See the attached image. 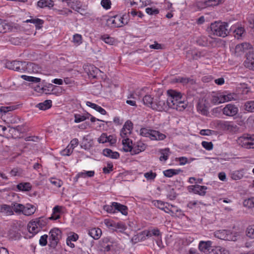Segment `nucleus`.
<instances>
[{
    "label": "nucleus",
    "mask_w": 254,
    "mask_h": 254,
    "mask_svg": "<svg viewBox=\"0 0 254 254\" xmlns=\"http://www.w3.org/2000/svg\"><path fill=\"white\" fill-rule=\"evenodd\" d=\"M207 254H229V253L225 248L217 246L213 247Z\"/></svg>",
    "instance_id": "nucleus-25"
},
{
    "label": "nucleus",
    "mask_w": 254,
    "mask_h": 254,
    "mask_svg": "<svg viewBox=\"0 0 254 254\" xmlns=\"http://www.w3.org/2000/svg\"><path fill=\"white\" fill-rule=\"evenodd\" d=\"M100 39L103 40L106 44L113 45L115 42V39L110 37L108 34H104L101 36Z\"/></svg>",
    "instance_id": "nucleus-37"
},
{
    "label": "nucleus",
    "mask_w": 254,
    "mask_h": 254,
    "mask_svg": "<svg viewBox=\"0 0 254 254\" xmlns=\"http://www.w3.org/2000/svg\"><path fill=\"white\" fill-rule=\"evenodd\" d=\"M101 4L105 9H109L111 8V1L110 0H102Z\"/></svg>",
    "instance_id": "nucleus-63"
},
{
    "label": "nucleus",
    "mask_w": 254,
    "mask_h": 254,
    "mask_svg": "<svg viewBox=\"0 0 254 254\" xmlns=\"http://www.w3.org/2000/svg\"><path fill=\"white\" fill-rule=\"evenodd\" d=\"M197 109L201 114L206 115L208 113V108L202 103H198L197 105Z\"/></svg>",
    "instance_id": "nucleus-41"
},
{
    "label": "nucleus",
    "mask_w": 254,
    "mask_h": 254,
    "mask_svg": "<svg viewBox=\"0 0 254 254\" xmlns=\"http://www.w3.org/2000/svg\"><path fill=\"white\" fill-rule=\"evenodd\" d=\"M153 203L155 206L164 210L165 212H168V211L165 210V208H167V207L164 206L165 203L163 201L161 200H154L153 201Z\"/></svg>",
    "instance_id": "nucleus-47"
},
{
    "label": "nucleus",
    "mask_w": 254,
    "mask_h": 254,
    "mask_svg": "<svg viewBox=\"0 0 254 254\" xmlns=\"http://www.w3.org/2000/svg\"><path fill=\"white\" fill-rule=\"evenodd\" d=\"M114 205L115 206L116 212H120L124 215H127L128 209L127 206L116 202H114Z\"/></svg>",
    "instance_id": "nucleus-26"
},
{
    "label": "nucleus",
    "mask_w": 254,
    "mask_h": 254,
    "mask_svg": "<svg viewBox=\"0 0 254 254\" xmlns=\"http://www.w3.org/2000/svg\"><path fill=\"white\" fill-rule=\"evenodd\" d=\"M146 12L149 15H156L159 13V10L157 8L147 7L145 9Z\"/></svg>",
    "instance_id": "nucleus-59"
},
{
    "label": "nucleus",
    "mask_w": 254,
    "mask_h": 254,
    "mask_svg": "<svg viewBox=\"0 0 254 254\" xmlns=\"http://www.w3.org/2000/svg\"><path fill=\"white\" fill-rule=\"evenodd\" d=\"M22 214L26 216H30L33 214L36 210V207L33 204L27 203L24 205Z\"/></svg>",
    "instance_id": "nucleus-16"
},
{
    "label": "nucleus",
    "mask_w": 254,
    "mask_h": 254,
    "mask_svg": "<svg viewBox=\"0 0 254 254\" xmlns=\"http://www.w3.org/2000/svg\"><path fill=\"white\" fill-rule=\"evenodd\" d=\"M102 234V231L100 228H94L88 231V235L94 240L99 239Z\"/></svg>",
    "instance_id": "nucleus-22"
},
{
    "label": "nucleus",
    "mask_w": 254,
    "mask_h": 254,
    "mask_svg": "<svg viewBox=\"0 0 254 254\" xmlns=\"http://www.w3.org/2000/svg\"><path fill=\"white\" fill-rule=\"evenodd\" d=\"M192 191L195 193L199 194L201 196H204L206 194V190L207 189V187L204 186H200L198 185H195L192 186Z\"/></svg>",
    "instance_id": "nucleus-17"
},
{
    "label": "nucleus",
    "mask_w": 254,
    "mask_h": 254,
    "mask_svg": "<svg viewBox=\"0 0 254 254\" xmlns=\"http://www.w3.org/2000/svg\"><path fill=\"white\" fill-rule=\"evenodd\" d=\"M244 109L249 112H254V101H247L244 106Z\"/></svg>",
    "instance_id": "nucleus-42"
},
{
    "label": "nucleus",
    "mask_w": 254,
    "mask_h": 254,
    "mask_svg": "<svg viewBox=\"0 0 254 254\" xmlns=\"http://www.w3.org/2000/svg\"><path fill=\"white\" fill-rule=\"evenodd\" d=\"M104 224L105 225L109 228L111 229V230H113L114 228H115V222L114 221L109 219H105L104 220Z\"/></svg>",
    "instance_id": "nucleus-57"
},
{
    "label": "nucleus",
    "mask_w": 254,
    "mask_h": 254,
    "mask_svg": "<svg viewBox=\"0 0 254 254\" xmlns=\"http://www.w3.org/2000/svg\"><path fill=\"white\" fill-rule=\"evenodd\" d=\"M243 205L249 208H254V197L245 199L243 201Z\"/></svg>",
    "instance_id": "nucleus-44"
},
{
    "label": "nucleus",
    "mask_w": 254,
    "mask_h": 254,
    "mask_svg": "<svg viewBox=\"0 0 254 254\" xmlns=\"http://www.w3.org/2000/svg\"><path fill=\"white\" fill-rule=\"evenodd\" d=\"M170 96L167 98L163 94L156 95V103L153 105L154 110L159 112L167 111L170 109Z\"/></svg>",
    "instance_id": "nucleus-3"
},
{
    "label": "nucleus",
    "mask_w": 254,
    "mask_h": 254,
    "mask_svg": "<svg viewBox=\"0 0 254 254\" xmlns=\"http://www.w3.org/2000/svg\"><path fill=\"white\" fill-rule=\"evenodd\" d=\"M222 94L224 102H228L232 100H236L237 98V94L234 93H230L227 91H225Z\"/></svg>",
    "instance_id": "nucleus-23"
},
{
    "label": "nucleus",
    "mask_w": 254,
    "mask_h": 254,
    "mask_svg": "<svg viewBox=\"0 0 254 254\" xmlns=\"http://www.w3.org/2000/svg\"><path fill=\"white\" fill-rule=\"evenodd\" d=\"M217 126L219 128L223 130L233 131L235 128L233 123L221 120L217 122Z\"/></svg>",
    "instance_id": "nucleus-10"
},
{
    "label": "nucleus",
    "mask_w": 254,
    "mask_h": 254,
    "mask_svg": "<svg viewBox=\"0 0 254 254\" xmlns=\"http://www.w3.org/2000/svg\"><path fill=\"white\" fill-rule=\"evenodd\" d=\"M81 2L77 0H74L73 2H71V3L70 4V7L72 9L78 11L79 10L81 7Z\"/></svg>",
    "instance_id": "nucleus-48"
},
{
    "label": "nucleus",
    "mask_w": 254,
    "mask_h": 254,
    "mask_svg": "<svg viewBox=\"0 0 254 254\" xmlns=\"http://www.w3.org/2000/svg\"><path fill=\"white\" fill-rule=\"evenodd\" d=\"M0 211L5 213L6 215H11L13 214L12 204L11 205L2 204L1 205Z\"/></svg>",
    "instance_id": "nucleus-30"
},
{
    "label": "nucleus",
    "mask_w": 254,
    "mask_h": 254,
    "mask_svg": "<svg viewBox=\"0 0 254 254\" xmlns=\"http://www.w3.org/2000/svg\"><path fill=\"white\" fill-rule=\"evenodd\" d=\"M41 230L47 224L48 220L44 217H40L34 221Z\"/></svg>",
    "instance_id": "nucleus-33"
},
{
    "label": "nucleus",
    "mask_w": 254,
    "mask_h": 254,
    "mask_svg": "<svg viewBox=\"0 0 254 254\" xmlns=\"http://www.w3.org/2000/svg\"><path fill=\"white\" fill-rule=\"evenodd\" d=\"M48 236L47 235L42 236L39 240V244L42 246H45L47 244V239Z\"/></svg>",
    "instance_id": "nucleus-64"
},
{
    "label": "nucleus",
    "mask_w": 254,
    "mask_h": 254,
    "mask_svg": "<svg viewBox=\"0 0 254 254\" xmlns=\"http://www.w3.org/2000/svg\"><path fill=\"white\" fill-rule=\"evenodd\" d=\"M157 174L152 171L144 173V176L147 180H154L156 178Z\"/></svg>",
    "instance_id": "nucleus-53"
},
{
    "label": "nucleus",
    "mask_w": 254,
    "mask_h": 254,
    "mask_svg": "<svg viewBox=\"0 0 254 254\" xmlns=\"http://www.w3.org/2000/svg\"><path fill=\"white\" fill-rule=\"evenodd\" d=\"M146 148V145L141 142H138L133 146L132 155L137 154L144 151Z\"/></svg>",
    "instance_id": "nucleus-20"
},
{
    "label": "nucleus",
    "mask_w": 254,
    "mask_h": 254,
    "mask_svg": "<svg viewBox=\"0 0 254 254\" xmlns=\"http://www.w3.org/2000/svg\"><path fill=\"white\" fill-rule=\"evenodd\" d=\"M52 105V102L50 100H45L44 102L38 104L36 107L41 110H46L50 109Z\"/></svg>",
    "instance_id": "nucleus-28"
},
{
    "label": "nucleus",
    "mask_w": 254,
    "mask_h": 254,
    "mask_svg": "<svg viewBox=\"0 0 254 254\" xmlns=\"http://www.w3.org/2000/svg\"><path fill=\"white\" fill-rule=\"evenodd\" d=\"M27 228L29 233L32 234L33 235H35L41 231L34 221L29 223Z\"/></svg>",
    "instance_id": "nucleus-27"
},
{
    "label": "nucleus",
    "mask_w": 254,
    "mask_h": 254,
    "mask_svg": "<svg viewBox=\"0 0 254 254\" xmlns=\"http://www.w3.org/2000/svg\"><path fill=\"white\" fill-rule=\"evenodd\" d=\"M182 170L181 169H168L163 171L164 175L168 178L172 177L174 175H178L180 172H182Z\"/></svg>",
    "instance_id": "nucleus-29"
},
{
    "label": "nucleus",
    "mask_w": 254,
    "mask_h": 254,
    "mask_svg": "<svg viewBox=\"0 0 254 254\" xmlns=\"http://www.w3.org/2000/svg\"><path fill=\"white\" fill-rule=\"evenodd\" d=\"M62 207L57 205L55 206L53 209V216L49 217V219L50 220H57L60 218V216L59 215H57V213H60L61 212Z\"/></svg>",
    "instance_id": "nucleus-34"
},
{
    "label": "nucleus",
    "mask_w": 254,
    "mask_h": 254,
    "mask_svg": "<svg viewBox=\"0 0 254 254\" xmlns=\"http://www.w3.org/2000/svg\"><path fill=\"white\" fill-rule=\"evenodd\" d=\"M168 96H170V109H176L182 111L187 107V104L182 100V96L180 92L173 90L167 91Z\"/></svg>",
    "instance_id": "nucleus-1"
},
{
    "label": "nucleus",
    "mask_w": 254,
    "mask_h": 254,
    "mask_svg": "<svg viewBox=\"0 0 254 254\" xmlns=\"http://www.w3.org/2000/svg\"><path fill=\"white\" fill-rule=\"evenodd\" d=\"M113 165L112 163H108L106 167H104L103 171L104 174H109L113 171Z\"/></svg>",
    "instance_id": "nucleus-61"
},
{
    "label": "nucleus",
    "mask_w": 254,
    "mask_h": 254,
    "mask_svg": "<svg viewBox=\"0 0 254 254\" xmlns=\"http://www.w3.org/2000/svg\"><path fill=\"white\" fill-rule=\"evenodd\" d=\"M211 245L212 242L210 241H201L198 244V249L200 251L204 253H206L207 254L213 248V247L211 246Z\"/></svg>",
    "instance_id": "nucleus-11"
},
{
    "label": "nucleus",
    "mask_w": 254,
    "mask_h": 254,
    "mask_svg": "<svg viewBox=\"0 0 254 254\" xmlns=\"http://www.w3.org/2000/svg\"><path fill=\"white\" fill-rule=\"evenodd\" d=\"M156 95L155 96H152L151 95H145L142 99L143 103L146 106L151 108L153 110H154V107H153V105L156 103Z\"/></svg>",
    "instance_id": "nucleus-12"
},
{
    "label": "nucleus",
    "mask_w": 254,
    "mask_h": 254,
    "mask_svg": "<svg viewBox=\"0 0 254 254\" xmlns=\"http://www.w3.org/2000/svg\"><path fill=\"white\" fill-rule=\"evenodd\" d=\"M187 55L189 56L190 55H191V58L192 60H197L199 58H200L201 56V53L199 52H195V51H189L187 52Z\"/></svg>",
    "instance_id": "nucleus-52"
},
{
    "label": "nucleus",
    "mask_w": 254,
    "mask_h": 254,
    "mask_svg": "<svg viewBox=\"0 0 254 254\" xmlns=\"http://www.w3.org/2000/svg\"><path fill=\"white\" fill-rule=\"evenodd\" d=\"M26 64V62L13 61L9 63H7L6 66L10 69L14 70L20 72H24Z\"/></svg>",
    "instance_id": "nucleus-7"
},
{
    "label": "nucleus",
    "mask_w": 254,
    "mask_h": 254,
    "mask_svg": "<svg viewBox=\"0 0 254 254\" xmlns=\"http://www.w3.org/2000/svg\"><path fill=\"white\" fill-rule=\"evenodd\" d=\"M95 172L94 171H88L80 172L78 174L79 177L85 178L86 177H92L94 176Z\"/></svg>",
    "instance_id": "nucleus-54"
},
{
    "label": "nucleus",
    "mask_w": 254,
    "mask_h": 254,
    "mask_svg": "<svg viewBox=\"0 0 254 254\" xmlns=\"http://www.w3.org/2000/svg\"><path fill=\"white\" fill-rule=\"evenodd\" d=\"M230 31H233V33L235 34H234V37L237 38V39H240L243 34L244 33V31H245V29L243 27H238L237 28H235L234 27L232 28H231L230 29H229Z\"/></svg>",
    "instance_id": "nucleus-32"
},
{
    "label": "nucleus",
    "mask_w": 254,
    "mask_h": 254,
    "mask_svg": "<svg viewBox=\"0 0 254 254\" xmlns=\"http://www.w3.org/2000/svg\"><path fill=\"white\" fill-rule=\"evenodd\" d=\"M12 129L15 131H17L20 133H24L27 131V129L24 125L17 126L15 127H13Z\"/></svg>",
    "instance_id": "nucleus-62"
},
{
    "label": "nucleus",
    "mask_w": 254,
    "mask_h": 254,
    "mask_svg": "<svg viewBox=\"0 0 254 254\" xmlns=\"http://www.w3.org/2000/svg\"><path fill=\"white\" fill-rule=\"evenodd\" d=\"M13 212L16 213H21L23 212V209L24 208V205L18 203H12Z\"/></svg>",
    "instance_id": "nucleus-39"
},
{
    "label": "nucleus",
    "mask_w": 254,
    "mask_h": 254,
    "mask_svg": "<svg viewBox=\"0 0 254 254\" xmlns=\"http://www.w3.org/2000/svg\"><path fill=\"white\" fill-rule=\"evenodd\" d=\"M104 210L110 213H114L116 212L114 202L112 203L111 205H105L104 206Z\"/></svg>",
    "instance_id": "nucleus-51"
},
{
    "label": "nucleus",
    "mask_w": 254,
    "mask_h": 254,
    "mask_svg": "<svg viewBox=\"0 0 254 254\" xmlns=\"http://www.w3.org/2000/svg\"><path fill=\"white\" fill-rule=\"evenodd\" d=\"M54 5V2L52 0H40L37 2V6L43 8L48 7L51 8Z\"/></svg>",
    "instance_id": "nucleus-19"
},
{
    "label": "nucleus",
    "mask_w": 254,
    "mask_h": 254,
    "mask_svg": "<svg viewBox=\"0 0 254 254\" xmlns=\"http://www.w3.org/2000/svg\"><path fill=\"white\" fill-rule=\"evenodd\" d=\"M239 111L237 106L232 104H228L223 109V114L229 117H234L236 115Z\"/></svg>",
    "instance_id": "nucleus-8"
},
{
    "label": "nucleus",
    "mask_w": 254,
    "mask_h": 254,
    "mask_svg": "<svg viewBox=\"0 0 254 254\" xmlns=\"http://www.w3.org/2000/svg\"><path fill=\"white\" fill-rule=\"evenodd\" d=\"M126 229V225L123 222H119L115 223V228L113 231L123 233Z\"/></svg>",
    "instance_id": "nucleus-38"
},
{
    "label": "nucleus",
    "mask_w": 254,
    "mask_h": 254,
    "mask_svg": "<svg viewBox=\"0 0 254 254\" xmlns=\"http://www.w3.org/2000/svg\"><path fill=\"white\" fill-rule=\"evenodd\" d=\"M160 152L161 153V156L159 158L160 161H166L168 159L169 156V148H166L164 149H161Z\"/></svg>",
    "instance_id": "nucleus-36"
},
{
    "label": "nucleus",
    "mask_w": 254,
    "mask_h": 254,
    "mask_svg": "<svg viewBox=\"0 0 254 254\" xmlns=\"http://www.w3.org/2000/svg\"><path fill=\"white\" fill-rule=\"evenodd\" d=\"M40 69L38 65L31 62H26L24 72L27 71L28 73H37Z\"/></svg>",
    "instance_id": "nucleus-14"
},
{
    "label": "nucleus",
    "mask_w": 254,
    "mask_h": 254,
    "mask_svg": "<svg viewBox=\"0 0 254 254\" xmlns=\"http://www.w3.org/2000/svg\"><path fill=\"white\" fill-rule=\"evenodd\" d=\"M246 235L248 237L251 239H254V227L249 226L247 228Z\"/></svg>",
    "instance_id": "nucleus-56"
},
{
    "label": "nucleus",
    "mask_w": 254,
    "mask_h": 254,
    "mask_svg": "<svg viewBox=\"0 0 254 254\" xmlns=\"http://www.w3.org/2000/svg\"><path fill=\"white\" fill-rule=\"evenodd\" d=\"M176 82L181 83L183 84H186L190 82L191 84H192L194 82V81L193 79L190 78L179 77L176 78Z\"/></svg>",
    "instance_id": "nucleus-43"
},
{
    "label": "nucleus",
    "mask_w": 254,
    "mask_h": 254,
    "mask_svg": "<svg viewBox=\"0 0 254 254\" xmlns=\"http://www.w3.org/2000/svg\"><path fill=\"white\" fill-rule=\"evenodd\" d=\"M198 45L201 46H206L208 45L207 38L206 37L202 36L198 38L196 40Z\"/></svg>",
    "instance_id": "nucleus-46"
},
{
    "label": "nucleus",
    "mask_w": 254,
    "mask_h": 254,
    "mask_svg": "<svg viewBox=\"0 0 254 254\" xmlns=\"http://www.w3.org/2000/svg\"><path fill=\"white\" fill-rule=\"evenodd\" d=\"M30 19L26 20L25 22L26 23L34 24L37 30H39L43 27V25L44 23V21L43 20L38 18H33L32 16H30Z\"/></svg>",
    "instance_id": "nucleus-15"
},
{
    "label": "nucleus",
    "mask_w": 254,
    "mask_h": 254,
    "mask_svg": "<svg viewBox=\"0 0 254 254\" xmlns=\"http://www.w3.org/2000/svg\"><path fill=\"white\" fill-rule=\"evenodd\" d=\"M72 41L76 45H79L82 43L81 35L78 34L74 35Z\"/></svg>",
    "instance_id": "nucleus-58"
},
{
    "label": "nucleus",
    "mask_w": 254,
    "mask_h": 254,
    "mask_svg": "<svg viewBox=\"0 0 254 254\" xmlns=\"http://www.w3.org/2000/svg\"><path fill=\"white\" fill-rule=\"evenodd\" d=\"M123 131L126 130H127L128 133H131V131L133 128V124L130 121H127L124 125L123 127Z\"/></svg>",
    "instance_id": "nucleus-50"
},
{
    "label": "nucleus",
    "mask_w": 254,
    "mask_h": 254,
    "mask_svg": "<svg viewBox=\"0 0 254 254\" xmlns=\"http://www.w3.org/2000/svg\"><path fill=\"white\" fill-rule=\"evenodd\" d=\"M224 2V0H207V5L209 6H217Z\"/></svg>",
    "instance_id": "nucleus-55"
},
{
    "label": "nucleus",
    "mask_w": 254,
    "mask_h": 254,
    "mask_svg": "<svg viewBox=\"0 0 254 254\" xmlns=\"http://www.w3.org/2000/svg\"><path fill=\"white\" fill-rule=\"evenodd\" d=\"M84 70L88 76L93 78H96L98 74L101 72L100 70L93 64L85 65Z\"/></svg>",
    "instance_id": "nucleus-9"
},
{
    "label": "nucleus",
    "mask_w": 254,
    "mask_h": 254,
    "mask_svg": "<svg viewBox=\"0 0 254 254\" xmlns=\"http://www.w3.org/2000/svg\"><path fill=\"white\" fill-rule=\"evenodd\" d=\"M10 174L11 176L13 177L21 176L23 174V170L19 168H14L10 171Z\"/></svg>",
    "instance_id": "nucleus-49"
},
{
    "label": "nucleus",
    "mask_w": 254,
    "mask_h": 254,
    "mask_svg": "<svg viewBox=\"0 0 254 254\" xmlns=\"http://www.w3.org/2000/svg\"><path fill=\"white\" fill-rule=\"evenodd\" d=\"M153 129H148L146 128H141L140 130V134L143 136L149 137L151 139V134Z\"/></svg>",
    "instance_id": "nucleus-45"
},
{
    "label": "nucleus",
    "mask_w": 254,
    "mask_h": 254,
    "mask_svg": "<svg viewBox=\"0 0 254 254\" xmlns=\"http://www.w3.org/2000/svg\"><path fill=\"white\" fill-rule=\"evenodd\" d=\"M228 24L226 22H215L210 26L211 34L219 37H225L230 32Z\"/></svg>",
    "instance_id": "nucleus-2"
},
{
    "label": "nucleus",
    "mask_w": 254,
    "mask_h": 254,
    "mask_svg": "<svg viewBox=\"0 0 254 254\" xmlns=\"http://www.w3.org/2000/svg\"><path fill=\"white\" fill-rule=\"evenodd\" d=\"M151 134V139L152 140H163L166 138L165 134L161 133L158 130H153Z\"/></svg>",
    "instance_id": "nucleus-24"
},
{
    "label": "nucleus",
    "mask_w": 254,
    "mask_h": 254,
    "mask_svg": "<svg viewBox=\"0 0 254 254\" xmlns=\"http://www.w3.org/2000/svg\"><path fill=\"white\" fill-rule=\"evenodd\" d=\"M201 145L203 148L207 150H211L213 149V145L211 142H207L203 141Z\"/></svg>",
    "instance_id": "nucleus-60"
},
{
    "label": "nucleus",
    "mask_w": 254,
    "mask_h": 254,
    "mask_svg": "<svg viewBox=\"0 0 254 254\" xmlns=\"http://www.w3.org/2000/svg\"><path fill=\"white\" fill-rule=\"evenodd\" d=\"M211 102L214 104H219L224 103L223 99L222 98V94L219 93L213 96L211 99Z\"/></svg>",
    "instance_id": "nucleus-40"
},
{
    "label": "nucleus",
    "mask_w": 254,
    "mask_h": 254,
    "mask_svg": "<svg viewBox=\"0 0 254 254\" xmlns=\"http://www.w3.org/2000/svg\"><path fill=\"white\" fill-rule=\"evenodd\" d=\"M62 231L57 228H55L51 230L49 232V240L50 246L55 247L57 246L60 240L62 238Z\"/></svg>",
    "instance_id": "nucleus-5"
},
{
    "label": "nucleus",
    "mask_w": 254,
    "mask_h": 254,
    "mask_svg": "<svg viewBox=\"0 0 254 254\" xmlns=\"http://www.w3.org/2000/svg\"><path fill=\"white\" fill-rule=\"evenodd\" d=\"M16 187L20 191H29L31 190L32 186L30 183H21Z\"/></svg>",
    "instance_id": "nucleus-31"
},
{
    "label": "nucleus",
    "mask_w": 254,
    "mask_h": 254,
    "mask_svg": "<svg viewBox=\"0 0 254 254\" xmlns=\"http://www.w3.org/2000/svg\"><path fill=\"white\" fill-rule=\"evenodd\" d=\"M125 15L121 16L116 15L112 16L107 19V24L113 28L121 27L124 25L127 24V22L124 21Z\"/></svg>",
    "instance_id": "nucleus-6"
},
{
    "label": "nucleus",
    "mask_w": 254,
    "mask_h": 254,
    "mask_svg": "<svg viewBox=\"0 0 254 254\" xmlns=\"http://www.w3.org/2000/svg\"><path fill=\"white\" fill-rule=\"evenodd\" d=\"M237 141L242 147L254 149V134H244L239 137Z\"/></svg>",
    "instance_id": "nucleus-4"
},
{
    "label": "nucleus",
    "mask_w": 254,
    "mask_h": 254,
    "mask_svg": "<svg viewBox=\"0 0 254 254\" xmlns=\"http://www.w3.org/2000/svg\"><path fill=\"white\" fill-rule=\"evenodd\" d=\"M245 65L248 68L254 70V53L249 52L247 54V59L245 62Z\"/></svg>",
    "instance_id": "nucleus-13"
},
{
    "label": "nucleus",
    "mask_w": 254,
    "mask_h": 254,
    "mask_svg": "<svg viewBox=\"0 0 254 254\" xmlns=\"http://www.w3.org/2000/svg\"><path fill=\"white\" fill-rule=\"evenodd\" d=\"M74 122L76 123H78L86 120L87 119H89L90 116H91L89 113H87L85 115H81L80 114H74Z\"/></svg>",
    "instance_id": "nucleus-35"
},
{
    "label": "nucleus",
    "mask_w": 254,
    "mask_h": 254,
    "mask_svg": "<svg viewBox=\"0 0 254 254\" xmlns=\"http://www.w3.org/2000/svg\"><path fill=\"white\" fill-rule=\"evenodd\" d=\"M103 154L112 159H118L120 157V154L118 152H113L111 149L109 148L103 149Z\"/></svg>",
    "instance_id": "nucleus-21"
},
{
    "label": "nucleus",
    "mask_w": 254,
    "mask_h": 254,
    "mask_svg": "<svg viewBox=\"0 0 254 254\" xmlns=\"http://www.w3.org/2000/svg\"><path fill=\"white\" fill-rule=\"evenodd\" d=\"M124 146L123 149L125 152H130L132 155L133 146H132V141L128 138H124L122 141Z\"/></svg>",
    "instance_id": "nucleus-18"
}]
</instances>
